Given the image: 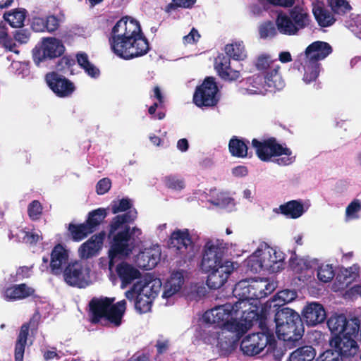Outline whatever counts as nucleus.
<instances>
[{
  "label": "nucleus",
  "instance_id": "f03ea898",
  "mask_svg": "<svg viewBox=\"0 0 361 361\" xmlns=\"http://www.w3.org/2000/svg\"><path fill=\"white\" fill-rule=\"evenodd\" d=\"M136 209L115 216L109 225L107 238L109 240L108 252L110 269L116 259L129 257L137 247V240L129 233L128 228H122L125 224H133L137 219Z\"/></svg>",
  "mask_w": 361,
  "mask_h": 361
},
{
  "label": "nucleus",
  "instance_id": "9d476101",
  "mask_svg": "<svg viewBox=\"0 0 361 361\" xmlns=\"http://www.w3.org/2000/svg\"><path fill=\"white\" fill-rule=\"evenodd\" d=\"M64 51L65 47L61 40L54 37L44 38L41 46L35 47L32 51L33 61L39 66L43 62L61 56Z\"/></svg>",
  "mask_w": 361,
  "mask_h": 361
},
{
  "label": "nucleus",
  "instance_id": "5fc2aeb1",
  "mask_svg": "<svg viewBox=\"0 0 361 361\" xmlns=\"http://www.w3.org/2000/svg\"><path fill=\"white\" fill-rule=\"evenodd\" d=\"M317 361H344V358L334 348L329 347L320 355Z\"/></svg>",
  "mask_w": 361,
  "mask_h": 361
},
{
  "label": "nucleus",
  "instance_id": "de8ad7c7",
  "mask_svg": "<svg viewBox=\"0 0 361 361\" xmlns=\"http://www.w3.org/2000/svg\"><path fill=\"white\" fill-rule=\"evenodd\" d=\"M317 275L318 279L322 282L327 283L330 281L334 276L332 265L322 264L318 267Z\"/></svg>",
  "mask_w": 361,
  "mask_h": 361
},
{
  "label": "nucleus",
  "instance_id": "a18cd8bd",
  "mask_svg": "<svg viewBox=\"0 0 361 361\" xmlns=\"http://www.w3.org/2000/svg\"><path fill=\"white\" fill-rule=\"evenodd\" d=\"M276 61L271 60L268 54H262L259 56L255 63L256 68L263 75L265 72L270 69L271 66L276 65Z\"/></svg>",
  "mask_w": 361,
  "mask_h": 361
},
{
  "label": "nucleus",
  "instance_id": "774afa93",
  "mask_svg": "<svg viewBox=\"0 0 361 361\" xmlns=\"http://www.w3.org/2000/svg\"><path fill=\"white\" fill-rule=\"evenodd\" d=\"M200 38V35L197 29L192 27L188 35L183 37V42L185 44H195Z\"/></svg>",
  "mask_w": 361,
  "mask_h": 361
},
{
  "label": "nucleus",
  "instance_id": "6ab92c4d",
  "mask_svg": "<svg viewBox=\"0 0 361 361\" xmlns=\"http://www.w3.org/2000/svg\"><path fill=\"white\" fill-rule=\"evenodd\" d=\"M235 264H237L235 263ZM235 269L234 262L224 260L223 266L216 267L207 272L208 273L206 281L207 286L214 290L220 288L227 281Z\"/></svg>",
  "mask_w": 361,
  "mask_h": 361
},
{
  "label": "nucleus",
  "instance_id": "c03bdc74",
  "mask_svg": "<svg viewBox=\"0 0 361 361\" xmlns=\"http://www.w3.org/2000/svg\"><path fill=\"white\" fill-rule=\"evenodd\" d=\"M328 3L335 14L344 15L352 8L346 0H328Z\"/></svg>",
  "mask_w": 361,
  "mask_h": 361
},
{
  "label": "nucleus",
  "instance_id": "79ce46f5",
  "mask_svg": "<svg viewBox=\"0 0 361 361\" xmlns=\"http://www.w3.org/2000/svg\"><path fill=\"white\" fill-rule=\"evenodd\" d=\"M226 56L229 59L240 61L243 60L245 56V47L240 43L228 44L225 46L224 49Z\"/></svg>",
  "mask_w": 361,
  "mask_h": 361
},
{
  "label": "nucleus",
  "instance_id": "1a4fd4ad",
  "mask_svg": "<svg viewBox=\"0 0 361 361\" xmlns=\"http://www.w3.org/2000/svg\"><path fill=\"white\" fill-rule=\"evenodd\" d=\"M271 341L274 344V329L261 331V332L246 336L241 341L240 348L244 355L255 356L263 351Z\"/></svg>",
  "mask_w": 361,
  "mask_h": 361
},
{
  "label": "nucleus",
  "instance_id": "0e129e2a",
  "mask_svg": "<svg viewBox=\"0 0 361 361\" xmlns=\"http://www.w3.org/2000/svg\"><path fill=\"white\" fill-rule=\"evenodd\" d=\"M278 298L284 303L293 301L296 297V292L288 289L283 290L277 293Z\"/></svg>",
  "mask_w": 361,
  "mask_h": 361
},
{
  "label": "nucleus",
  "instance_id": "ea45409f",
  "mask_svg": "<svg viewBox=\"0 0 361 361\" xmlns=\"http://www.w3.org/2000/svg\"><path fill=\"white\" fill-rule=\"evenodd\" d=\"M304 68L303 80L306 83H310L314 81L319 74V63H313L312 61L305 59Z\"/></svg>",
  "mask_w": 361,
  "mask_h": 361
},
{
  "label": "nucleus",
  "instance_id": "412c9836",
  "mask_svg": "<svg viewBox=\"0 0 361 361\" xmlns=\"http://www.w3.org/2000/svg\"><path fill=\"white\" fill-rule=\"evenodd\" d=\"M65 282L71 286L85 288L87 282L81 262L68 263L63 272Z\"/></svg>",
  "mask_w": 361,
  "mask_h": 361
},
{
  "label": "nucleus",
  "instance_id": "a19ab883",
  "mask_svg": "<svg viewBox=\"0 0 361 361\" xmlns=\"http://www.w3.org/2000/svg\"><path fill=\"white\" fill-rule=\"evenodd\" d=\"M289 267L295 274H301L304 270L311 268L310 262L304 258L298 257L294 253L289 259Z\"/></svg>",
  "mask_w": 361,
  "mask_h": 361
},
{
  "label": "nucleus",
  "instance_id": "c85d7f7f",
  "mask_svg": "<svg viewBox=\"0 0 361 361\" xmlns=\"http://www.w3.org/2000/svg\"><path fill=\"white\" fill-rule=\"evenodd\" d=\"M35 290L26 283L11 286L6 288L4 293V298L9 301L20 300L33 296Z\"/></svg>",
  "mask_w": 361,
  "mask_h": 361
},
{
  "label": "nucleus",
  "instance_id": "2eb2a0df",
  "mask_svg": "<svg viewBox=\"0 0 361 361\" xmlns=\"http://www.w3.org/2000/svg\"><path fill=\"white\" fill-rule=\"evenodd\" d=\"M357 337L358 333L331 336L329 341V347L334 348L343 358L354 357L359 352Z\"/></svg>",
  "mask_w": 361,
  "mask_h": 361
},
{
  "label": "nucleus",
  "instance_id": "2f4dec72",
  "mask_svg": "<svg viewBox=\"0 0 361 361\" xmlns=\"http://www.w3.org/2000/svg\"><path fill=\"white\" fill-rule=\"evenodd\" d=\"M279 71L280 66L276 63L274 66H271L270 69L262 75L266 86L277 90L283 88L285 82Z\"/></svg>",
  "mask_w": 361,
  "mask_h": 361
},
{
  "label": "nucleus",
  "instance_id": "13d9d810",
  "mask_svg": "<svg viewBox=\"0 0 361 361\" xmlns=\"http://www.w3.org/2000/svg\"><path fill=\"white\" fill-rule=\"evenodd\" d=\"M0 42L4 44V46L8 48L10 51L13 50V47L16 46L13 43L12 39L9 37L7 28L4 25L0 24Z\"/></svg>",
  "mask_w": 361,
  "mask_h": 361
},
{
  "label": "nucleus",
  "instance_id": "69168bd1",
  "mask_svg": "<svg viewBox=\"0 0 361 361\" xmlns=\"http://www.w3.org/2000/svg\"><path fill=\"white\" fill-rule=\"evenodd\" d=\"M240 76V73L238 71L234 70L229 66V69L224 72H222L220 78L224 80L235 81L238 80Z\"/></svg>",
  "mask_w": 361,
  "mask_h": 361
},
{
  "label": "nucleus",
  "instance_id": "9b49d317",
  "mask_svg": "<svg viewBox=\"0 0 361 361\" xmlns=\"http://www.w3.org/2000/svg\"><path fill=\"white\" fill-rule=\"evenodd\" d=\"M217 85L212 77H207L203 82L197 86L193 94V102L199 107H210L217 104Z\"/></svg>",
  "mask_w": 361,
  "mask_h": 361
},
{
  "label": "nucleus",
  "instance_id": "603ef678",
  "mask_svg": "<svg viewBox=\"0 0 361 361\" xmlns=\"http://www.w3.org/2000/svg\"><path fill=\"white\" fill-rule=\"evenodd\" d=\"M42 206L38 200L32 201L27 206V214L32 221L39 219L42 214Z\"/></svg>",
  "mask_w": 361,
  "mask_h": 361
},
{
  "label": "nucleus",
  "instance_id": "4d7b16f0",
  "mask_svg": "<svg viewBox=\"0 0 361 361\" xmlns=\"http://www.w3.org/2000/svg\"><path fill=\"white\" fill-rule=\"evenodd\" d=\"M20 233L23 235V242L30 244L35 245L42 238L38 233L34 232L25 231L23 229H20Z\"/></svg>",
  "mask_w": 361,
  "mask_h": 361
},
{
  "label": "nucleus",
  "instance_id": "7ed1b4c3",
  "mask_svg": "<svg viewBox=\"0 0 361 361\" xmlns=\"http://www.w3.org/2000/svg\"><path fill=\"white\" fill-rule=\"evenodd\" d=\"M115 298L94 297L88 303V321L92 324L102 326L112 324L118 327L121 324L126 310L125 300L114 303Z\"/></svg>",
  "mask_w": 361,
  "mask_h": 361
},
{
  "label": "nucleus",
  "instance_id": "37998d69",
  "mask_svg": "<svg viewBox=\"0 0 361 361\" xmlns=\"http://www.w3.org/2000/svg\"><path fill=\"white\" fill-rule=\"evenodd\" d=\"M132 207L133 202L128 197L113 200L110 204V209L114 214L133 211L135 209H131Z\"/></svg>",
  "mask_w": 361,
  "mask_h": 361
},
{
  "label": "nucleus",
  "instance_id": "39448f33",
  "mask_svg": "<svg viewBox=\"0 0 361 361\" xmlns=\"http://www.w3.org/2000/svg\"><path fill=\"white\" fill-rule=\"evenodd\" d=\"M312 19L307 10L296 5L289 10L288 14L279 13L276 18L278 31L284 35H299L301 30L311 27Z\"/></svg>",
  "mask_w": 361,
  "mask_h": 361
},
{
  "label": "nucleus",
  "instance_id": "423d86ee",
  "mask_svg": "<svg viewBox=\"0 0 361 361\" xmlns=\"http://www.w3.org/2000/svg\"><path fill=\"white\" fill-rule=\"evenodd\" d=\"M252 146L256 151L258 158L263 161H269L272 157L285 155L275 159V162L281 166H287L295 161V157L292 156V151L279 144L274 137H269L263 141L256 138L252 139Z\"/></svg>",
  "mask_w": 361,
  "mask_h": 361
},
{
  "label": "nucleus",
  "instance_id": "0eeeda50",
  "mask_svg": "<svg viewBox=\"0 0 361 361\" xmlns=\"http://www.w3.org/2000/svg\"><path fill=\"white\" fill-rule=\"evenodd\" d=\"M107 215L108 213L106 209L98 208L88 213L87 218L84 223L69 224L68 231L71 238L76 242L85 239L97 229Z\"/></svg>",
  "mask_w": 361,
  "mask_h": 361
},
{
  "label": "nucleus",
  "instance_id": "f8f14e48",
  "mask_svg": "<svg viewBox=\"0 0 361 361\" xmlns=\"http://www.w3.org/2000/svg\"><path fill=\"white\" fill-rule=\"evenodd\" d=\"M41 319V314L39 311H36L29 322L22 324L20 329V331L17 336V340L15 343L14 349V357L15 361H23L24 353L25 346L27 344V337L29 335V331H31L32 334L37 332L39 322Z\"/></svg>",
  "mask_w": 361,
  "mask_h": 361
},
{
  "label": "nucleus",
  "instance_id": "393cba45",
  "mask_svg": "<svg viewBox=\"0 0 361 361\" xmlns=\"http://www.w3.org/2000/svg\"><path fill=\"white\" fill-rule=\"evenodd\" d=\"M233 294L237 298L233 304H238V307H241L243 303L259 297V293L247 279L241 280L235 285Z\"/></svg>",
  "mask_w": 361,
  "mask_h": 361
},
{
  "label": "nucleus",
  "instance_id": "8fccbe9b",
  "mask_svg": "<svg viewBox=\"0 0 361 361\" xmlns=\"http://www.w3.org/2000/svg\"><path fill=\"white\" fill-rule=\"evenodd\" d=\"M273 343H274V344L271 345V343H272V341H269V343H267V345L266 347V348H267L266 353L267 354L271 353L276 359L279 360L284 355L285 348H289V347L286 346L285 345V342H283V344L282 346H279L278 345L277 341H276L274 336Z\"/></svg>",
  "mask_w": 361,
  "mask_h": 361
},
{
  "label": "nucleus",
  "instance_id": "4468645a",
  "mask_svg": "<svg viewBox=\"0 0 361 361\" xmlns=\"http://www.w3.org/2000/svg\"><path fill=\"white\" fill-rule=\"evenodd\" d=\"M224 255V248L219 244L218 240H208L203 247L200 264L202 271L207 272L216 267L223 266Z\"/></svg>",
  "mask_w": 361,
  "mask_h": 361
},
{
  "label": "nucleus",
  "instance_id": "4be33fe9",
  "mask_svg": "<svg viewBox=\"0 0 361 361\" xmlns=\"http://www.w3.org/2000/svg\"><path fill=\"white\" fill-rule=\"evenodd\" d=\"M267 314L268 312L265 308H262L260 312L257 307L255 310L243 311L241 318L244 323L240 322L245 327V334L250 328L256 324L258 325L261 331L274 329V327L271 328L267 324Z\"/></svg>",
  "mask_w": 361,
  "mask_h": 361
},
{
  "label": "nucleus",
  "instance_id": "ddd939ff",
  "mask_svg": "<svg viewBox=\"0 0 361 361\" xmlns=\"http://www.w3.org/2000/svg\"><path fill=\"white\" fill-rule=\"evenodd\" d=\"M295 319L287 326L279 325L276 329L279 339L285 342L289 348L295 347L304 334V326L300 316H297Z\"/></svg>",
  "mask_w": 361,
  "mask_h": 361
},
{
  "label": "nucleus",
  "instance_id": "e433bc0d",
  "mask_svg": "<svg viewBox=\"0 0 361 361\" xmlns=\"http://www.w3.org/2000/svg\"><path fill=\"white\" fill-rule=\"evenodd\" d=\"M316 351L311 345L298 347L289 355V361H317Z\"/></svg>",
  "mask_w": 361,
  "mask_h": 361
},
{
  "label": "nucleus",
  "instance_id": "6e6d98bb",
  "mask_svg": "<svg viewBox=\"0 0 361 361\" xmlns=\"http://www.w3.org/2000/svg\"><path fill=\"white\" fill-rule=\"evenodd\" d=\"M61 23V19L54 15L48 16L45 18L46 31L49 32H54L56 31Z\"/></svg>",
  "mask_w": 361,
  "mask_h": 361
},
{
  "label": "nucleus",
  "instance_id": "5701e85b",
  "mask_svg": "<svg viewBox=\"0 0 361 361\" xmlns=\"http://www.w3.org/2000/svg\"><path fill=\"white\" fill-rule=\"evenodd\" d=\"M285 255L280 250L274 247L266 249L261 257V267L269 271L277 272L283 264Z\"/></svg>",
  "mask_w": 361,
  "mask_h": 361
},
{
  "label": "nucleus",
  "instance_id": "c9c22d12",
  "mask_svg": "<svg viewBox=\"0 0 361 361\" xmlns=\"http://www.w3.org/2000/svg\"><path fill=\"white\" fill-rule=\"evenodd\" d=\"M27 11L25 8H14L4 14V19L14 28H21L27 17Z\"/></svg>",
  "mask_w": 361,
  "mask_h": 361
},
{
  "label": "nucleus",
  "instance_id": "20e7f679",
  "mask_svg": "<svg viewBox=\"0 0 361 361\" xmlns=\"http://www.w3.org/2000/svg\"><path fill=\"white\" fill-rule=\"evenodd\" d=\"M241 308L242 307H238V304L231 302L217 305L204 313L203 321L207 324H214L221 331H240V334L245 333V327L234 317L238 316Z\"/></svg>",
  "mask_w": 361,
  "mask_h": 361
},
{
  "label": "nucleus",
  "instance_id": "09e8293b",
  "mask_svg": "<svg viewBox=\"0 0 361 361\" xmlns=\"http://www.w3.org/2000/svg\"><path fill=\"white\" fill-rule=\"evenodd\" d=\"M195 1L196 0H171V2L165 6L164 11L170 13L177 10L178 8H189L194 5Z\"/></svg>",
  "mask_w": 361,
  "mask_h": 361
},
{
  "label": "nucleus",
  "instance_id": "dca6fc26",
  "mask_svg": "<svg viewBox=\"0 0 361 361\" xmlns=\"http://www.w3.org/2000/svg\"><path fill=\"white\" fill-rule=\"evenodd\" d=\"M327 326L332 336L353 334L359 333L360 320L357 317L348 319L344 314H334L326 322Z\"/></svg>",
  "mask_w": 361,
  "mask_h": 361
},
{
  "label": "nucleus",
  "instance_id": "a878e982",
  "mask_svg": "<svg viewBox=\"0 0 361 361\" xmlns=\"http://www.w3.org/2000/svg\"><path fill=\"white\" fill-rule=\"evenodd\" d=\"M332 52L331 46L323 41H315L311 43L305 51V59L319 63L324 60Z\"/></svg>",
  "mask_w": 361,
  "mask_h": 361
},
{
  "label": "nucleus",
  "instance_id": "b1692460",
  "mask_svg": "<svg viewBox=\"0 0 361 361\" xmlns=\"http://www.w3.org/2000/svg\"><path fill=\"white\" fill-rule=\"evenodd\" d=\"M302 314L306 324L314 326L323 323L326 318L324 306L317 302L307 303L303 308Z\"/></svg>",
  "mask_w": 361,
  "mask_h": 361
},
{
  "label": "nucleus",
  "instance_id": "864d4df0",
  "mask_svg": "<svg viewBox=\"0 0 361 361\" xmlns=\"http://www.w3.org/2000/svg\"><path fill=\"white\" fill-rule=\"evenodd\" d=\"M230 65L231 59H229V56L221 54L217 56V58H216L214 67L219 77L221 76L222 72H224L226 70L228 71V69H229Z\"/></svg>",
  "mask_w": 361,
  "mask_h": 361
},
{
  "label": "nucleus",
  "instance_id": "c756f323",
  "mask_svg": "<svg viewBox=\"0 0 361 361\" xmlns=\"http://www.w3.org/2000/svg\"><path fill=\"white\" fill-rule=\"evenodd\" d=\"M116 271L121 281L122 288L130 284L134 280L139 279L141 275L137 268L126 262L119 263L116 267Z\"/></svg>",
  "mask_w": 361,
  "mask_h": 361
},
{
  "label": "nucleus",
  "instance_id": "6e6552de",
  "mask_svg": "<svg viewBox=\"0 0 361 361\" xmlns=\"http://www.w3.org/2000/svg\"><path fill=\"white\" fill-rule=\"evenodd\" d=\"M169 247L174 249L185 262L190 261L195 257V244L188 228L173 231L169 239Z\"/></svg>",
  "mask_w": 361,
  "mask_h": 361
},
{
  "label": "nucleus",
  "instance_id": "680f3d73",
  "mask_svg": "<svg viewBox=\"0 0 361 361\" xmlns=\"http://www.w3.org/2000/svg\"><path fill=\"white\" fill-rule=\"evenodd\" d=\"M33 268L34 264L20 267L16 271V279L14 281H17L18 280H23V279L30 278L32 275Z\"/></svg>",
  "mask_w": 361,
  "mask_h": 361
},
{
  "label": "nucleus",
  "instance_id": "7c9ffc66",
  "mask_svg": "<svg viewBox=\"0 0 361 361\" xmlns=\"http://www.w3.org/2000/svg\"><path fill=\"white\" fill-rule=\"evenodd\" d=\"M184 283L183 270H178L171 274L170 278L164 286L162 297L169 298L178 293Z\"/></svg>",
  "mask_w": 361,
  "mask_h": 361
},
{
  "label": "nucleus",
  "instance_id": "a211bd4d",
  "mask_svg": "<svg viewBox=\"0 0 361 361\" xmlns=\"http://www.w3.org/2000/svg\"><path fill=\"white\" fill-rule=\"evenodd\" d=\"M45 80L50 90L60 98L69 97L75 90L72 81L55 71L47 73Z\"/></svg>",
  "mask_w": 361,
  "mask_h": 361
},
{
  "label": "nucleus",
  "instance_id": "3c124183",
  "mask_svg": "<svg viewBox=\"0 0 361 361\" xmlns=\"http://www.w3.org/2000/svg\"><path fill=\"white\" fill-rule=\"evenodd\" d=\"M259 33L261 38L267 39L268 37H274L276 35L277 32L274 23L268 20L259 25Z\"/></svg>",
  "mask_w": 361,
  "mask_h": 361
},
{
  "label": "nucleus",
  "instance_id": "49530a36",
  "mask_svg": "<svg viewBox=\"0 0 361 361\" xmlns=\"http://www.w3.org/2000/svg\"><path fill=\"white\" fill-rule=\"evenodd\" d=\"M164 183L167 188L173 190H181L185 186L184 179L176 175L165 176Z\"/></svg>",
  "mask_w": 361,
  "mask_h": 361
},
{
  "label": "nucleus",
  "instance_id": "473e14b6",
  "mask_svg": "<svg viewBox=\"0 0 361 361\" xmlns=\"http://www.w3.org/2000/svg\"><path fill=\"white\" fill-rule=\"evenodd\" d=\"M245 83L246 87H241L240 92L243 94H255L262 92V90L266 85L262 75L255 74L245 79Z\"/></svg>",
  "mask_w": 361,
  "mask_h": 361
},
{
  "label": "nucleus",
  "instance_id": "f704fd0d",
  "mask_svg": "<svg viewBox=\"0 0 361 361\" xmlns=\"http://www.w3.org/2000/svg\"><path fill=\"white\" fill-rule=\"evenodd\" d=\"M279 209L281 214L290 219H297L305 212L304 205L300 200H290L280 205Z\"/></svg>",
  "mask_w": 361,
  "mask_h": 361
},
{
  "label": "nucleus",
  "instance_id": "f3484780",
  "mask_svg": "<svg viewBox=\"0 0 361 361\" xmlns=\"http://www.w3.org/2000/svg\"><path fill=\"white\" fill-rule=\"evenodd\" d=\"M160 288L159 281L145 282L139 288L137 300L135 301V307L139 313H147L150 311L152 301L158 295Z\"/></svg>",
  "mask_w": 361,
  "mask_h": 361
},
{
  "label": "nucleus",
  "instance_id": "e2e57ef3",
  "mask_svg": "<svg viewBox=\"0 0 361 361\" xmlns=\"http://www.w3.org/2000/svg\"><path fill=\"white\" fill-rule=\"evenodd\" d=\"M75 64L73 59H71L67 56H64L61 58L56 63V68L57 71L65 72L66 70H68L71 66Z\"/></svg>",
  "mask_w": 361,
  "mask_h": 361
},
{
  "label": "nucleus",
  "instance_id": "f257e3e1",
  "mask_svg": "<svg viewBox=\"0 0 361 361\" xmlns=\"http://www.w3.org/2000/svg\"><path fill=\"white\" fill-rule=\"evenodd\" d=\"M109 44L112 51L125 60L142 56L149 51L139 22L128 16L121 18L113 27Z\"/></svg>",
  "mask_w": 361,
  "mask_h": 361
},
{
  "label": "nucleus",
  "instance_id": "bb28decb",
  "mask_svg": "<svg viewBox=\"0 0 361 361\" xmlns=\"http://www.w3.org/2000/svg\"><path fill=\"white\" fill-rule=\"evenodd\" d=\"M106 236L104 231L91 236L80 247L79 251L82 258L88 259L96 255L102 249L104 240Z\"/></svg>",
  "mask_w": 361,
  "mask_h": 361
},
{
  "label": "nucleus",
  "instance_id": "338daca9",
  "mask_svg": "<svg viewBox=\"0 0 361 361\" xmlns=\"http://www.w3.org/2000/svg\"><path fill=\"white\" fill-rule=\"evenodd\" d=\"M31 27L35 32H45L46 24L45 18L41 17H34L31 23Z\"/></svg>",
  "mask_w": 361,
  "mask_h": 361
},
{
  "label": "nucleus",
  "instance_id": "cd10ccee",
  "mask_svg": "<svg viewBox=\"0 0 361 361\" xmlns=\"http://www.w3.org/2000/svg\"><path fill=\"white\" fill-rule=\"evenodd\" d=\"M68 260V252L65 247L58 243L51 252L49 267L53 274H59L61 272L62 265L66 264Z\"/></svg>",
  "mask_w": 361,
  "mask_h": 361
},
{
  "label": "nucleus",
  "instance_id": "aec40b11",
  "mask_svg": "<svg viewBox=\"0 0 361 361\" xmlns=\"http://www.w3.org/2000/svg\"><path fill=\"white\" fill-rule=\"evenodd\" d=\"M239 331H221V335L219 331L215 332L213 338L218 340L217 347L221 355L228 356L237 348L240 338L245 334Z\"/></svg>",
  "mask_w": 361,
  "mask_h": 361
},
{
  "label": "nucleus",
  "instance_id": "58836bf2",
  "mask_svg": "<svg viewBox=\"0 0 361 361\" xmlns=\"http://www.w3.org/2000/svg\"><path fill=\"white\" fill-rule=\"evenodd\" d=\"M297 316H300L299 314L288 307H283L279 310L274 315L275 329H276L279 325L287 326L288 324L293 322L294 321L292 320H295Z\"/></svg>",
  "mask_w": 361,
  "mask_h": 361
},
{
  "label": "nucleus",
  "instance_id": "4c0bfd02",
  "mask_svg": "<svg viewBox=\"0 0 361 361\" xmlns=\"http://www.w3.org/2000/svg\"><path fill=\"white\" fill-rule=\"evenodd\" d=\"M228 150L233 157L245 158L247 156L248 147L243 139L233 136L228 142Z\"/></svg>",
  "mask_w": 361,
  "mask_h": 361
},
{
  "label": "nucleus",
  "instance_id": "052dcab7",
  "mask_svg": "<svg viewBox=\"0 0 361 361\" xmlns=\"http://www.w3.org/2000/svg\"><path fill=\"white\" fill-rule=\"evenodd\" d=\"M111 187V180L109 178H103L96 185V192L98 195H104Z\"/></svg>",
  "mask_w": 361,
  "mask_h": 361
},
{
  "label": "nucleus",
  "instance_id": "72a5a7b5",
  "mask_svg": "<svg viewBox=\"0 0 361 361\" xmlns=\"http://www.w3.org/2000/svg\"><path fill=\"white\" fill-rule=\"evenodd\" d=\"M312 13L319 25L321 27L331 26L336 21L334 15L320 4L313 3Z\"/></svg>",
  "mask_w": 361,
  "mask_h": 361
},
{
  "label": "nucleus",
  "instance_id": "bf43d9fd",
  "mask_svg": "<svg viewBox=\"0 0 361 361\" xmlns=\"http://www.w3.org/2000/svg\"><path fill=\"white\" fill-rule=\"evenodd\" d=\"M361 210V201L357 199L353 200L346 207L345 214L348 217L355 218L356 214Z\"/></svg>",
  "mask_w": 361,
  "mask_h": 361
}]
</instances>
